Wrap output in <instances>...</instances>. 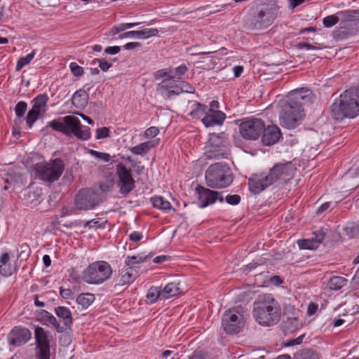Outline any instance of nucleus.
Segmentation results:
<instances>
[{
    "label": "nucleus",
    "instance_id": "obj_1",
    "mask_svg": "<svg viewBox=\"0 0 359 359\" xmlns=\"http://www.w3.org/2000/svg\"><path fill=\"white\" fill-rule=\"evenodd\" d=\"M313 100V95L308 88H302L290 91L280 102V124L287 129L295 128L304 116L302 106Z\"/></svg>",
    "mask_w": 359,
    "mask_h": 359
},
{
    "label": "nucleus",
    "instance_id": "obj_2",
    "mask_svg": "<svg viewBox=\"0 0 359 359\" xmlns=\"http://www.w3.org/2000/svg\"><path fill=\"white\" fill-rule=\"evenodd\" d=\"M253 316L259 324L272 326L280 319V305L271 294L259 295L254 302Z\"/></svg>",
    "mask_w": 359,
    "mask_h": 359
},
{
    "label": "nucleus",
    "instance_id": "obj_3",
    "mask_svg": "<svg viewBox=\"0 0 359 359\" xmlns=\"http://www.w3.org/2000/svg\"><path fill=\"white\" fill-rule=\"evenodd\" d=\"M332 117L337 121L353 118L359 114L358 92L355 88L345 90L330 107Z\"/></svg>",
    "mask_w": 359,
    "mask_h": 359
},
{
    "label": "nucleus",
    "instance_id": "obj_4",
    "mask_svg": "<svg viewBox=\"0 0 359 359\" xmlns=\"http://www.w3.org/2000/svg\"><path fill=\"white\" fill-rule=\"evenodd\" d=\"M48 124L54 130L67 136L73 135L78 140H88L91 137L90 128L83 126L80 120L74 116H66L59 120H53Z\"/></svg>",
    "mask_w": 359,
    "mask_h": 359
},
{
    "label": "nucleus",
    "instance_id": "obj_5",
    "mask_svg": "<svg viewBox=\"0 0 359 359\" xmlns=\"http://www.w3.org/2000/svg\"><path fill=\"white\" fill-rule=\"evenodd\" d=\"M278 6L272 4L254 11L245 21V27L249 31H259L271 26L278 13Z\"/></svg>",
    "mask_w": 359,
    "mask_h": 359
},
{
    "label": "nucleus",
    "instance_id": "obj_6",
    "mask_svg": "<svg viewBox=\"0 0 359 359\" xmlns=\"http://www.w3.org/2000/svg\"><path fill=\"white\" fill-rule=\"evenodd\" d=\"M205 182L212 189H223L233 182V175L226 164L217 163L210 165L205 171Z\"/></svg>",
    "mask_w": 359,
    "mask_h": 359
},
{
    "label": "nucleus",
    "instance_id": "obj_7",
    "mask_svg": "<svg viewBox=\"0 0 359 359\" xmlns=\"http://www.w3.org/2000/svg\"><path fill=\"white\" fill-rule=\"evenodd\" d=\"M112 274L109 264L97 261L90 264L83 272L82 278L88 284L98 285L108 280Z\"/></svg>",
    "mask_w": 359,
    "mask_h": 359
},
{
    "label": "nucleus",
    "instance_id": "obj_8",
    "mask_svg": "<svg viewBox=\"0 0 359 359\" xmlns=\"http://www.w3.org/2000/svg\"><path fill=\"white\" fill-rule=\"evenodd\" d=\"M227 137L224 133H212L205 146V155L207 158L220 159L227 158Z\"/></svg>",
    "mask_w": 359,
    "mask_h": 359
},
{
    "label": "nucleus",
    "instance_id": "obj_9",
    "mask_svg": "<svg viewBox=\"0 0 359 359\" xmlns=\"http://www.w3.org/2000/svg\"><path fill=\"white\" fill-rule=\"evenodd\" d=\"M245 322L243 311L240 306L226 311L222 316V327L226 332L231 334L239 332L244 327Z\"/></svg>",
    "mask_w": 359,
    "mask_h": 359
},
{
    "label": "nucleus",
    "instance_id": "obj_10",
    "mask_svg": "<svg viewBox=\"0 0 359 359\" xmlns=\"http://www.w3.org/2000/svg\"><path fill=\"white\" fill-rule=\"evenodd\" d=\"M37 176L43 181L52 183L57 181L65 169V165L60 158H55L49 163L36 164Z\"/></svg>",
    "mask_w": 359,
    "mask_h": 359
},
{
    "label": "nucleus",
    "instance_id": "obj_11",
    "mask_svg": "<svg viewBox=\"0 0 359 359\" xmlns=\"http://www.w3.org/2000/svg\"><path fill=\"white\" fill-rule=\"evenodd\" d=\"M264 123L260 118H250L243 120L240 126L241 135L246 140H256L262 133Z\"/></svg>",
    "mask_w": 359,
    "mask_h": 359
},
{
    "label": "nucleus",
    "instance_id": "obj_12",
    "mask_svg": "<svg viewBox=\"0 0 359 359\" xmlns=\"http://www.w3.org/2000/svg\"><path fill=\"white\" fill-rule=\"evenodd\" d=\"M116 170L118 177L117 185L119 187V192L123 195H127L135 187L130 170L121 163L116 165Z\"/></svg>",
    "mask_w": 359,
    "mask_h": 359
},
{
    "label": "nucleus",
    "instance_id": "obj_13",
    "mask_svg": "<svg viewBox=\"0 0 359 359\" xmlns=\"http://www.w3.org/2000/svg\"><path fill=\"white\" fill-rule=\"evenodd\" d=\"M195 192L198 195L199 207L201 208L212 205L217 201L221 203L224 201L222 193L205 188L201 185H198L195 188Z\"/></svg>",
    "mask_w": 359,
    "mask_h": 359
},
{
    "label": "nucleus",
    "instance_id": "obj_14",
    "mask_svg": "<svg viewBox=\"0 0 359 359\" xmlns=\"http://www.w3.org/2000/svg\"><path fill=\"white\" fill-rule=\"evenodd\" d=\"M99 203L97 194L90 189L81 190L76 195L75 204L79 210L92 209Z\"/></svg>",
    "mask_w": 359,
    "mask_h": 359
},
{
    "label": "nucleus",
    "instance_id": "obj_15",
    "mask_svg": "<svg viewBox=\"0 0 359 359\" xmlns=\"http://www.w3.org/2000/svg\"><path fill=\"white\" fill-rule=\"evenodd\" d=\"M294 172V168L290 163L276 164L267 173L268 177L271 181V184L278 181L286 182L289 180Z\"/></svg>",
    "mask_w": 359,
    "mask_h": 359
},
{
    "label": "nucleus",
    "instance_id": "obj_16",
    "mask_svg": "<svg viewBox=\"0 0 359 359\" xmlns=\"http://www.w3.org/2000/svg\"><path fill=\"white\" fill-rule=\"evenodd\" d=\"M157 90L165 98H172L179 95L180 81L173 78H165L158 83Z\"/></svg>",
    "mask_w": 359,
    "mask_h": 359
},
{
    "label": "nucleus",
    "instance_id": "obj_17",
    "mask_svg": "<svg viewBox=\"0 0 359 359\" xmlns=\"http://www.w3.org/2000/svg\"><path fill=\"white\" fill-rule=\"evenodd\" d=\"M31 336L29 329L20 326L15 327L8 334L9 343L14 346H20L26 344Z\"/></svg>",
    "mask_w": 359,
    "mask_h": 359
},
{
    "label": "nucleus",
    "instance_id": "obj_18",
    "mask_svg": "<svg viewBox=\"0 0 359 359\" xmlns=\"http://www.w3.org/2000/svg\"><path fill=\"white\" fill-rule=\"evenodd\" d=\"M250 191L257 194L264 191L268 187L272 185L271 180L268 177L266 173H261L254 175L249 180Z\"/></svg>",
    "mask_w": 359,
    "mask_h": 359
},
{
    "label": "nucleus",
    "instance_id": "obj_19",
    "mask_svg": "<svg viewBox=\"0 0 359 359\" xmlns=\"http://www.w3.org/2000/svg\"><path fill=\"white\" fill-rule=\"evenodd\" d=\"M262 142L264 145L271 146L276 143L281 137L280 130L276 126H269L264 128Z\"/></svg>",
    "mask_w": 359,
    "mask_h": 359
},
{
    "label": "nucleus",
    "instance_id": "obj_20",
    "mask_svg": "<svg viewBox=\"0 0 359 359\" xmlns=\"http://www.w3.org/2000/svg\"><path fill=\"white\" fill-rule=\"evenodd\" d=\"M226 118V115L222 111L210 109L202 118V122L205 127H212L222 125Z\"/></svg>",
    "mask_w": 359,
    "mask_h": 359
},
{
    "label": "nucleus",
    "instance_id": "obj_21",
    "mask_svg": "<svg viewBox=\"0 0 359 359\" xmlns=\"http://www.w3.org/2000/svg\"><path fill=\"white\" fill-rule=\"evenodd\" d=\"M158 30L156 28H145L139 31H129L119 34V39L131 38L146 39L151 36H157Z\"/></svg>",
    "mask_w": 359,
    "mask_h": 359
},
{
    "label": "nucleus",
    "instance_id": "obj_22",
    "mask_svg": "<svg viewBox=\"0 0 359 359\" xmlns=\"http://www.w3.org/2000/svg\"><path fill=\"white\" fill-rule=\"evenodd\" d=\"M55 313L62 322L64 332L70 330L73 323L71 311L65 306H57L55 309Z\"/></svg>",
    "mask_w": 359,
    "mask_h": 359
},
{
    "label": "nucleus",
    "instance_id": "obj_23",
    "mask_svg": "<svg viewBox=\"0 0 359 359\" xmlns=\"http://www.w3.org/2000/svg\"><path fill=\"white\" fill-rule=\"evenodd\" d=\"M137 270L134 267L126 266L123 268L116 279L117 285H124L133 282L137 277Z\"/></svg>",
    "mask_w": 359,
    "mask_h": 359
},
{
    "label": "nucleus",
    "instance_id": "obj_24",
    "mask_svg": "<svg viewBox=\"0 0 359 359\" xmlns=\"http://www.w3.org/2000/svg\"><path fill=\"white\" fill-rule=\"evenodd\" d=\"M325 238L323 232H319L315 234L314 238L309 239H301L297 241L298 246L300 249L304 250H316L323 242Z\"/></svg>",
    "mask_w": 359,
    "mask_h": 359
},
{
    "label": "nucleus",
    "instance_id": "obj_25",
    "mask_svg": "<svg viewBox=\"0 0 359 359\" xmlns=\"http://www.w3.org/2000/svg\"><path fill=\"white\" fill-rule=\"evenodd\" d=\"M36 347L50 348V339L48 332L41 327H36L34 330Z\"/></svg>",
    "mask_w": 359,
    "mask_h": 359
},
{
    "label": "nucleus",
    "instance_id": "obj_26",
    "mask_svg": "<svg viewBox=\"0 0 359 359\" xmlns=\"http://www.w3.org/2000/svg\"><path fill=\"white\" fill-rule=\"evenodd\" d=\"M9 261L8 253H3L0 258V273L4 276H11L16 271L15 264H11Z\"/></svg>",
    "mask_w": 359,
    "mask_h": 359
},
{
    "label": "nucleus",
    "instance_id": "obj_27",
    "mask_svg": "<svg viewBox=\"0 0 359 359\" xmlns=\"http://www.w3.org/2000/svg\"><path fill=\"white\" fill-rule=\"evenodd\" d=\"M88 94L80 89L74 93L72 97V104L77 109H83L88 104Z\"/></svg>",
    "mask_w": 359,
    "mask_h": 359
},
{
    "label": "nucleus",
    "instance_id": "obj_28",
    "mask_svg": "<svg viewBox=\"0 0 359 359\" xmlns=\"http://www.w3.org/2000/svg\"><path fill=\"white\" fill-rule=\"evenodd\" d=\"M206 107L196 101H190L187 107L189 114L194 118H200L205 114Z\"/></svg>",
    "mask_w": 359,
    "mask_h": 359
},
{
    "label": "nucleus",
    "instance_id": "obj_29",
    "mask_svg": "<svg viewBox=\"0 0 359 359\" xmlns=\"http://www.w3.org/2000/svg\"><path fill=\"white\" fill-rule=\"evenodd\" d=\"M157 142L155 140H149L130 148V151L135 155H143L147 153L151 148L156 147Z\"/></svg>",
    "mask_w": 359,
    "mask_h": 359
},
{
    "label": "nucleus",
    "instance_id": "obj_30",
    "mask_svg": "<svg viewBox=\"0 0 359 359\" xmlns=\"http://www.w3.org/2000/svg\"><path fill=\"white\" fill-rule=\"evenodd\" d=\"M180 292V288L178 287L177 284L174 283H168L164 287L163 290H161V299H169L176 296Z\"/></svg>",
    "mask_w": 359,
    "mask_h": 359
},
{
    "label": "nucleus",
    "instance_id": "obj_31",
    "mask_svg": "<svg viewBox=\"0 0 359 359\" xmlns=\"http://www.w3.org/2000/svg\"><path fill=\"white\" fill-rule=\"evenodd\" d=\"M151 201L154 208L168 212L172 209L170 203L164 199L162 196H154L151 198Z\"/></svg>",
    "mask_w": 359,
    "mask_h": 359
},
{
    "label": "nucleus",
    "instance_id": "obj_32",
    "mask_svg": "<svg viewBox=\"0 0 359 359\" xmlns=\"http://www.w3.org/2000/svg\"><path fill=\"white\" fill-rule=\"evenodd\" d=\"M43 318L45 320L46 323L48 325H51L57 332L62 333L64 332V330L61 326V324L59 323L57 319L49 312L44 311L43 312Z\"/></svg>",
    "mask_w": 359,
    "mask_h": 359
},
{
    "label": "nucleus",
    "instance_id": "obj_33",
    "mask_svg": "<svg viewBox=\"0 0 359 359\" xmlns=\"http://www.w3.org/2000/svg\"><path fill=\"white\" fill-rule=\"evenodd\" d=\"M347 280L341 276H333L328 282V287L330 290H338L345 286Z\"/></svg>",
    "mask_w": 359,
    "mask_h": 359
},
{
    "label": "nucleus",
    "instance_id": "obj_34",
    "mask_svg": "<svg viewBox=\"0 0 359 359\" xmlns=\"http://www.w3.org/2000/svg\"><path fill=\"white\" fill-rule=\"evenodd\" d=\"M95 300V296L90 293H83L76 298V302L82 308H88Z\"/></svg>",
    "mask_w": 359,
    "mask_h": 359
},
{
    "label": "nucleus",
    "instance_id": "obj_35",
    "mask_svg": "<svg viewBox=\"0 0 359 359\" xmlns=\"http://www.w3.org/2000/svg\"><path fill=\"white\" fill-rule=\"evenodd\" d=\"M147 259V256L142 254L137 256H128L125 260L126 265L134 267L137 269V264L143 263Z\"/></svg>",
    "mask_w": 359,
    "mask_h": 359
},
{
    "label": "nucleus",
    "instance_id": "obj_36",
    "mask_svg": "<svg viewBox=\"0 0 359 359\" xmlns=\"http://www.w3.org/2000/svg\"><path fill=\"white\" fill-rule=\"evenodd\" d=\"M147 299L150 303H154L157 299H161V289L156 287H151L147 294Z\"/></svg>",
    "mask_w": 359,
    "mask_h": 359
},
{
    "label": "nucleus",
    "instance_id": "obj_37",
    "mask_svg": "<svg viewBox=\"0 0 359 359\" xmlns=\"http://www.w3.org/2000/svg\"><path fill=\"white\" fill-rule=\"evenodd\" d=\"M294 359H319L318 355L310 349H304L297 352Z\"/></svg>",
    "mask_w": 359,
    "mask_h": 359
},
{
    "label": "nucleus",
    "instance_id": "obj_38",
    "mask_svg": "<svg viewBox=\"0 0 359 359\" xmlns=\"http://www.w3.org/2000/svg\"><path fill=\"white\" fill-rule=\"evenodd\" d=\"M34 56L35 50H33L26 56L20 57L16 65V71L20 72L25 65L29 64Z\"/></svg>",
    "mask_w": 359,
    "mask_h": 359
},
{
    "label": "nucleus",
    "instance_id": "obj_39",
    "mask_svg": "<svg viewBox=\"0 0 359 359\" xmlns=\"http://www.w3.org/2000/svg\"><path fill=\"white\" fill-rule=\"evenodd\" d=\"M342 14L346 21L359 23V11H346Z\"/></svg>",
    "mask_w": 359,
    "mask_h": 359
},
{
    "label": "nucleus",
    "instance_id": "obj_40",
    "mask_svg": "<svg viewBox=\"0 0 359 359\" xmlns=\"http://www.w3.org/2000/svg\"><path fill=\"white\" fill-rule=\"evenodd\" d=\"M88 153L95 157L97 159H100L104 162H109L111 160V156L107 153L97 151L93 149H88Z\"/></svg>",
    "mask_w": 359,
    "mask_h": 359
},
{
    "label": "nucleus",
    "instance_id": "obj_41",
    "mask_svg": "<svg viewBox=\"0 0 359 359\" xmlns=\"http://www.w3.org/2000/svg\"><path fill=\"white\" fill-rule=\"evenodd\" d=\"M105 223H106L105 221H102V219L100 218H98V219H91L90 221L86 222L84 224V226L88 227L89 229L104 228Z\"/></svg>",
    "mask_w": 359,
    "mask_h": 359
},
{
    "label": "nucleus",
    "instance_id": "obj_42",
    "mask_svg": "<svg viewBox=\"0 0 359 359\" xmlns=\"http://www.w3.org/2000/svg\"><path fill=\"white\" fill-rule=\"evenodd\" d=\"M187 71L188 69L187 66L184 65L172 69L173 79H175L179 81L182 78V76L184 75Z\"/></svg>",
    "mask_w": 359,
    "mask_h": 359
},
{
    "label": "nucleus",
    "instance_id": "obj_43",
    "mask_svg": "<svg viewBox=\"0 0 359 359\" xmlns=\"http://www.w3.org/2000/svg\"><path fill=\"white\" fill-rule=\"evenodd\" d=\"M110 130L109 128L102 127L97 128L95 130V138L97 140L104 139L109 137Z\"/></svg>",
    "mask_w": 359,
    "mask_h": 359
},
{
    "label": "nucleus",
    "instance_id": "obj_44",
    "mask_svg": "<svg viewBox=\"0 0 359 359\" xmlns=\"http://www.w3.org/2000/svg\"><path fill=\"white\" fill-rule=\"evenodd\" d=\"M27 104L25 102H19L15 107V111L17 116L21 118L24 116L27 110Z\"/></svg>",
    "mask_w": 359,
    "mask_h": 359
},
{
    "label": "nucleus",
    "instance_id": "obj_45",
    "mask_svg": "<svg viewBox=\"0 0 359 359\" xmlns=\"http://www.w3.org/2000/svg\"><path fill=\"white\" fill-rule=\"evenodd\" d=\"M47 101H48V97L46 95H39L36 98H34V100H33V102L34 104L37 105L38 107L45 109Z\"/></svg>",
    "mask_w": 359,
    "mask_h": 359
},
{
    "label": "nucleus",
    "instance_id": "obj_46",
    "mask_svg": "<svg viewBox=\"0 0 359 359\" xmlns=\"http://www.w3.org/2000/svg\"><path fill=\"white\" fill-rule=\"evenodd\" d=\"M155 77L156 79H161L163 77L168 78L171 77L173 78V72L172 69L170 68L168 69H164L158 70L156 72Z\"/></svg>",
    "mask_w": 359,
    "mask_h": 359
},
{
    "label": "nucleus",
    "instance_id": "obj_47",
    "mask_svg": "<svg viewBox=\"0 0 359 359\" xmlns=\"http://www.w3.org/2000/svg\"><path fill=\"white\" fill-rule=\"evenodd\" d=\"M338 22V17L333 15L325 17L323 20V25L325 27H331L335 25Z\"/></svg>",
    "mask_w": 359,
    "mask_h": 359
},
{
    "label": "nucleus",
    "instance_id": "obj_48",
    "mask_svg": "<svg viewBox=\"0 0 359 359\" xmlns=\"http://www.w3.org/2000/svg\"><path fill=\"white\" fill-rule=\"evenodd\" d=\"M36 359H50V348H37Z\"/></svg>",
    "mask_w": 359,
    "mask_h": 359
},
{
    "label": "nucleus",
    "instance_id": "obj_49",
    "mask_svg": "<svg viewBox=\"0 0 359 359\" xmlns=\"http://www.w3.org/2000/svg\"><path fill=\"white\" fill-rule=\"evenodd\" d=\"M182 93H194V88L185 81H180L179 95Z\"/></svg>",
    "mask_w": 359,
    "mask_h": 359
},
{
    "label": "nucleus",
    "instance_id": "obj_50",
    "mask_svg": "<svg viewBox=\"0 0 359 359\" xmlns=\"http://www.w3.org/2000/svg\"><path fill=\"white\" fill-rule=\"evenodd\" d=\"M161 357L163 359H179V353L175 349L166 350L162 353Z\"/></svg>",
    "mask_w": 359,
    "mask_h": 359
},
{
    "label": "nucleus",
    "instance_id": "obj_51",
    "mask_svg": "<svg viewBox=\"0 0 359 359\" xmlns=\"http://www.w3.org/2000/svg\"><path fill=\"white\" fill-rule=\"evenodd\" d=\"M39 116V115L35 113L34 111H29L27 116L26 117V122L29 128L32 127L34 123L37 120Z\"/></svg>",
    "mask_w": 359,
    "mask_h": 359
},
{
    "label": "nucleus",
    "instance_id": "obj_52",
    "mask_svg": "<svg viewBox=\"0 0 359 359\" xmlns=\"http://www.w3.org/2000/svg\"><path fill=\"white\" fill-rule=\"evenodd\" d=\"M297 47L298 49H306L307 50H316L321 48L320 46H315L306 42L299 43Z\"/></svg>",
    "mask_w": 359,
    "mask_h": 359
},
{
    "label": "nucleus",
    "instance_id": "obj_53",
    "mask_svg": "<svg viewBox=\"0 0 359 359\" xmlns=\"http://www.w3.org/2000/svg\"><path fill=\"white\" fill-rule=\"evenodd\" d=\"M72 73L75 76H80L83 74V68L76 62H72L69 65Z\"/></svg>",
    "mask_w": 359,
    "mask_h": 359
},
{
    "label": "nucleus",
    "instance_id": "obj_54",
    "mask_svg": "<svg viewBox=\"0 0 359 359\" xmlns=\"http://www.w3.org/2000/svg\"><path fill=\"white\" fill-rule=\"evenodd\" d=\"M225 199L228 204L231 205H236L240 203L241 196L238 194L227 195Z\"/></svg>",
    "mask_w": 359,
    "mask_h": 359
},
{
    "label": "nucleus",
    "instance_id": "obj_55",
    "mask_svg": "<svg viewBox=\"0 0 359 359\" xmlns=\"http://www.w3.org/2000/svg\"><path fill=\"white\" fill-rule=\"evenodd\" d=\"M60 296L63 299H66L72 298L73 294H74L72 290H70L69 288H63V287H60Z\"/></svg>",
    "mask_w": 359,
    "mask_h": 359
},
{
    "label": "nucleus",
    "instance_id": "obj_56",
    "mask_svg": "<svg viewBox=\"0 0 359 359\" xmlns=\"http://www.w3.org/2000/svg\"><path fill=\"white\" fill-rule=\"evenodd\" d=\"M93 62H94V64H95L96 62H98L100 68L104 72L107 71L109 69V67L111 66V64L108 63L106 60H104L103 59L95 60L93 61Z\"/></svg>",
    "mask_w": 359,
    "mask_h": 359
},
{
    "label": "nucleus",
    "instance_id": "obj_57",
    "mask_svg": "<svg viewBox=\"0 0 359 359\" xmlns=\"http://www.w3.org/2000/svg\"><path fill=\"white\" fill-rule=\"evenodd\" d=\"M158 128L157 127L152 126L146 130L144 135L147 137H154L158 134Z\"/></svg>",
    "mask_w": 359,
    "mask_h": 359
},
{
    "label": "nucleus",
    "instance_id": "obj_58",
    "mask_svg": "<svg viewBox=\"0 0 359 359\" xmlns=\"http://www.w3.org/2000/svg\"><path fill=\"white\" fill-rule=\"evenodd\" d=\"M303 337H304V335H302L296 339L288 340L285 343V346H295V345H299L302 343Z\"/></svg>",
    "mask_w": 359,
    "mask_h": 359
},
{
    "label": "nucleus",
    "instance_id": "obj_59",
    "mask_svg": "<svg viewBox=\"0 0 359 359\" xmlns=\"http://www.w3.org/2000/svg\"><path fill=\"white\" fill-rule=\"evenodd\" d=\"M113 182L111 181L110 182H106V183H104V184H101L100 185V189H101V191L104 193H107V192H109L111 190V189L113 188Z\"/></svg>",
    "mask_w": 359,
    "mask_h": 359
},
{
    "label": "nucleus",
    "instance_id": "obj_60",
    "mask_svg": "<svg viewBox=\"0 0 359 359\" xmlns=\"http://www.w3.org/2000/svg\"><path fill=\"white\" fill-rule=\"evenodd\" d=\"M189 359H210V357L204 353L195 352Z\"/></svg>",
    "mask_w": 359,
    "mask_h": 359
},
{
    "label": "nucleus",
    "instance_id": "obj_61",
    "mask_svg": "<svg viewBox=\"0 0 359 359\" xmlns=\"http://www.w3.org/2000/svg\"><path fill=\"white\" fill-rule=\"evenodd\" d=\"M288 324L291 325L290 329L292 330L297 328L299 325L298 322V319L297 317L288 318L287 322Z\"/></svg>",
    "mask_w": 359,
    "mask_h": 359
},
{
    "label": "nucleus",
    "instance_id": "obj_62",
    "mask_svg": "<svg viewBox=\"0 0 359 359\" xmlns=\"http://www.w3.org/2000/svg\"><path fill=\"white\" fill-rule=\"evenodd\" d=\"M121 48L119 46H109L105 48L104 52L107 54L114 55L120 51Z\"/></svg>",
    "mask_w": 359,
    "mask_h": 359
},
{
    "label": "nucleus",
    "instance_id": "obj_63",
    "mask_svg": "<svg viewBox=\"0 0 359 359\" xmlns=\"http://www.w3.org/2000/svg\"><path fill=\"white\" fill-rule=\"evenodd\" d=\"M142 238V234L138 231H133L130 234V241L137 242Z\"/></svg>",
    "mask_w": 359,
    "mask_h": 359
},
{
    "label": "nucleus",
    "instance_id": "obj_64",
    "mask_svg": "<svg viewBox=\"0 0 359 359\" xmlns=\"http://www.w3.org/2000/svg\"><path fill=\"white\" fill-rule=\"evenodd\" d=\"M141 46V43L138 42H130L126 43L123 47L126 50L135 49Z\"/></svg>",
    "mask_w": 359,
    "mask_h": 359
}]
</instances>
